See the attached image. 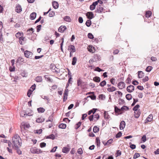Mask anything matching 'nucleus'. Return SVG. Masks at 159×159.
Masks as SVG:
<instances>
[{
  "instance_id": "1",
  "label": "nucleus",
  "mask_w": 159,
  "mask_h": 159,
  "mask_svg": "<svg viewBox=\"0 0 159 159\" xmlns=\"http://www.w3.org/2000/svg\"><path fill=\"white\" fill-rule=\"evenodd\" d=\"M103 3V2L101 0H98L93 3L90 6V8L91 10H93L97 6V10H103V8L102 7Z\"/></svg>"
},
{
  "instance_id": "2",
  "label": "nucleus",
  "mask_w": 159,
  "mask_h": 159,
  "mask_svg": "<svg viewBox=\"0 0 159 159\" xmlns=\"http://www.w3.org/2000/svg\"><path fill=\"white\" fill-rule=\"evenodd\" d=\"M12 143L14 146L16 148L20 147L21 146V140L19 136L16 134L12 138Z\"/></svg>"
},
{
  "instance_id": "3",
  "label": "nucleus",
  "mask_w": 159,
  "mask_h": 159,
  "mask_svg": "<svg viewBox=\"0 0 159 159\" xmlns=\"http://www.w3.org/2000/svg\"><path fill=\"white\" fill-rule=\"evenodd\" d=\"M23 33L22 32H18L16 34V36L19 39V42L21 45H23V43L21 40H25V37L23 36Z\"/></svg>"
},
{
  "instance_id": "4",
  "label": "nucleus",
  "mask_w": 159,
  "mask_h": 159,
  "mask_svg": "<svg viewBox=\"0 0 159 159\" xmlns=\"http://www.w3.org/2000/svg\"><path fill=\"white\" fill-rule=\"evenodd\" d=\"M99 118V116L98 113H94V114L89 116V119L90 121H92L93 119L95 121H96Z\"/></svg>"
},
{
  "instance_id": "5",
  "label": "nucleus",
  "mask_w": 159,
  "mask_h": 159,
  "mask_svg": "<svg viewBox=\"0 0 159 159\" xmlns=\"http://www.w3.org/2000/svg\"><path fill=\"white\" fill-rule=\"evenodd\" d=\"M30 151L32 153L34 154H39L42 153V151L41 150L37 148L36 147H34L31 148Z\"/></svg>"
},
{
  "instance_id": "6",
  "label": "nucleus",
  "mask_w": 159,
  "mask_h": 159,
  "mask_svg": "<svg viewBox=\"0 0 159 159\" xmlns=\"http://www.w3.org/2000/svg\"><path fill=\"white\" fill-rule=\"evenodd\" d=\"M24 54L25 57L27 58H31L33 54L31 52L27 50L24 52Z\"/></svg>"
},
{
  "instance_id": "7",
  "label": "nucleus",
  "mask_w": 159,
  "mask_h": 159,
  "mask_svg": "<svg viewBox=\"0 0 159 159\" xmlns=\"http://www.w3.org/2000/svg\"><path fill=\"white\" fill-rule=\"evenodd\" d=\"M69 90L68 89H66L63 94V101L65 102L67 99V96L68 94Z\"/></svg>"
},
{
  "instance_id": "8",
  "label": "nucleus",
  "mask_w": 159,
  "mask_h": 159,
  "mask_svg": "<svg viewBox=\"0 0 159 159\" xmlns=\"http://www.w3.org/2000/svg\"><path fill=\"white\" fill-rule=\"evenodd\" d=\"M129 110V108L128 107L126 106H123L121 109H120V114L123 113Z\"/></svg>"
},
{
  "instance_id": "9",
  "label": "nucleus",
  "mask_w": 159,
  "mask_h": 159,
  "mask_svg": "<svg viewBox=\"0 0 159 159\" xmlns=\"http://www.w3.org/2000/svg\"><path fill=\"white\" fill-rule=\"evenodd\" d=\"M153 115L152 114H150L145 120V123L151 122L153 120Z\"/></svg>"
},
{
  "instance_id": "10",
  "label": "nucleus",
  "mask_w": 159,
  "mask_h": 159,
  "mask_svg": "<svg viewBox=\"0 0 159 159\" xmlns=\"http://www.w3.org/2000/svg\"><path fill=\"white\" fill-rule=\"evenodd\" d=\"M87 49L90 52L92 53H93L95 52V48L91 45H89L87 48Z\"/></svg>"
},
{
  "instance_id": "11",
  "label": "nucleus",
  "mask_w": 159,
  "mask_h": 159,
  "mask_svg": "<svg viewBox=\"0 0 159 159\" xmlns=\"http://www.w3.org/2000/svg\"><path fill=\"white\" fill-rule=\"evenodd\" d=\"M134 86L133 85H130L127 87V90L129 93H131L134 90Z\"/></svg>"
},
{
  "instance_id": "12",
  "label": "nucleus",
  "mask_w": 159,
  "mask_h": 159,
  "mask_svg": "<svg viewBox=\"0 0 159 159\" xmlns=\"http://www.w3.org/2000/svg\"><path fill=\"white\" fill-rule=\"evenodd\" d=\"M68 50L70 52H75L76 51L75 46L73 45H70L68 46Z\"/></svg>"
},
{
  "instance_id": "13",
  "label": "nucleus",
  "mask_w": 159,
  "mask_h": 159,
  "mask_svg": "<svg viewBox=\"0 0 159 159\" xmlns=\"http://www.w3.org/2000/svg\"><path fill=\"white\" fill-rule=\"evenodd\" d=\"M141 114V112L139 110L134 111V116L136 118H138Z\"/></svg>"
},
{
  "instance_id": "14",
  "label": "nucleus",
  "mask_w": 159,
  "mask_h": 159,
  "mask_svg": "<svg viewBox=\"0 0 159 159\" xmlns=\"http://www.w3.org/2000/svg\"><path fill=\"white\" fill-rule=\"evenodd\" d=\"M112 141L113 139H109L106 142H103V143L104 146L108 147L110 144L112 143Z\"/></svg>"
},
{
  "instance_id": "15",
  "label": "nucleus",
  "mask_w": 159,
  "mask_h": 159,
  "mask_svg": "<svg viewBox=\"0 0 159 159\" xmlns=\"http://www.w3.org/2000/svg\"><path fill=\"white\" fill-rule=\"evenodd\" d=\"M66 29V27L65 26L61 25L58 29V31L60 32L63 33Z\"/></svg>"
},
{
  "instance_id": "16",
  "label": "nucleus",
  "mask_w": 159,
  "mask_h": 159,
  "mask_svg": "<svg viewBox=\"0 0 159 159\" xmlns=\"http://www.w3.org/2000/svg\"><path fill=\"white\" fill-rule=\"evenodd\" d=\"M86 16L89 19H92L94 17V15L92 12H88L86 14Z\"/></svg>"
},
{
  "instance_id": "17",
  "label": "nucleus",
  "mask_w": 159,
  "mask_h": 159,
  "mask_svg": "<svg viewBox=\"0 0 159 159\" xmlns=\"http://www.w3.org/2000/svg\"><path fill=\"white\" fill-rule=\"evenodd\" d=\"M48 13H49V16L50 17L53 16L55 15V12L53 11H48L47 12H44V15H46Z\"/></svg>"
},
{
  "instance_id": "18",
  "label": "nucleus",
  "mask_w": 159,
  "mask_h": 159,
  "mask_svg": "<svg viewBox=\"0 0 159 159\" xmlns=\"http://www.w3.org/2000/svg\"><path fill=\"white\" fill-rule=\"evenodd\" d=\"M45 125L47 128H50L52 126V122L47 120L45 123Z\"/></svg>"
},
{
  "instance_id": "19",
  "label": "nucleus",
  "mask_w": 159,
  "mask_h": 159,
  "mask_svg": "<svg viewBox=\"0 0 159 159\" xmlns=\"http://www.w3.org/2000/svg\"><path fill=\"white\" fill-rule=\"evenodd\" d=\"M125 123L124 121H122L120 123V129H123L125 126Z\"/></svg>"
},
{
  "instance_id": "20",
  "label": "nucleus",
  "mask_w": 159,
  "mask_h": 159,
  "mask_svg": "<svg viewBox=\"0 0 159 159\" xmlns=\"http://www.w3.org/2000/svg\"><path fill=\"white\" fill-rule=\"evenodd\" d=\"M36 13L35 12L32 13L30 15V18L32 20H34L36 18Z\"/></svg>"
},
{
  "instance_id": "21",
  "label": "nucleus",
  "mask_w": 159,
  "mask_h": 159,
  "mask_svg": "<svg viewBox=\"0 0 159 159\" xmlns=\"http://www.w3.org/2000/svg\"><path fill=\"white\" fill-rule=\"evenodd\" d=\"M144 75V74L142 71H139L138 72V76L139 78H142Z\"/></svg>"
},
{
  "instance_id": "22",
  "label": "nucleus",
  "mask_w": 159,
  "mask_h": 159,
  "mask_svg": "<svg viewBox=\"0 0 159 159\" xmlns=\"http://www.w3.org/2000/svg\"><path fill=\"white\" fill-rule=\"evenodd\" d=\"M58 4L57 2L54 1L52 3V6L55 9H57L58 7Z\"/></svg>"
},
{
  "instance_id": "23",
  "label": "nucleus",
  "mask_w": 159,
  "mask_h": 159,
  "mask_svg": "<svg viewBox=\"0 0 159 159\" xmlns=\"http://www.w3.org/2000/svg\"><path fill=\"white\" fill-rule=\"evenodd\" d=\"M44 119L42 117L38 118L36 120V122L38 123H42L44 121Z\"/></svg>"
},
{
  "instance_id": "24",
  "label": "nucleus",
  "mask_w": 159,
  "mask_h": 159,
  "mask_svg": "<svg viewBox=\"0 0 159 159\" xmlns=\"http://www.w3.org/2000/svg\"><path fill=\"white\" fill-rule=\"evenodd\" d=\"M64 20L66 22H70L71 20L70 18L68 16H66L64 17Z\"/></svg>"
},
{
  "instance_id": "25",
  "label": "nucleus",
  "mask_w": 159,
  "mask_h": 159,
  "mask_svg": "<svg viewBox=\"0 0 159 159\" xmlns=\"http://www.w3.org/2000/svg\"><path fill=\"white\" fill-rule=\"evenodd\" d=\"M152 15V12L150 11H146L145 16L147 17H150Z\"/></svg>"
},
{
  "instance_id": "26",
  "label": "nucleus",
  "mask_w": 159,
  "mask_h": 159,
  "mask_svg": "<svg viewBox=\"0 0 159 159\" xmlns=\"http://www.w3.org/2000/svg\"><path fill=\"white\" fill-rule=\"evenodd\" d=\"M66 126V125L65 124L61 123L59 125L58 127L59 128L62 129H65Z\"/></svg>"
},
{
  "instance_id": "27",
  "label": "nucleus",
  "mask_w": 159,
  "mask_h": 159,
  "mask_svg": "<svg viewBox=\"0 0 159 159\" xmlns=\"http://www.w3.org/2000/svg\"><path fill=\"white\" fill-rule=\"evenodd\" d=\"M93 80L96 82L98 83L100 81V78L99 77L95 76L93 78Z\"/></svg>"
},
{
  "instance_id": "28",
  "label": "nucleus",
  "mask_w": 159,
  "mask_h": 159,
  "mask_svg": "<svg viewBox=\"0 0 159 159\" xmlns=\"http://www.w3.org/2000/svg\"><path fill=\"white\" fill-rule=\"evenodd\" d=\"M35 80L38 82H41L42 81V77L40 76H38L36 77Z\"/></svg>"
},
{
  "instance_id": "29",
  "label": "nucleus",
  "mask_w": 159,
  "mask_h": 159,
  "mask_svg": "<svg viewBox=\"0 0 159 159\" xmlns=\"http://www.w3.org/2000/svg\"><path fill=\"white\" fill-rule=\"evenodd\" d=\"M97 110V109L93 108L92 110H91L89 111L88 114L89 115H90L92 113H93V114H94Z\"/></svg>"
},
{
  "instance_id": "30",
  "label": "nucleus",
  "mask_w": 159,
  "mask_h": 159,
  "mask_svg": "<svg viewBox=\"0 0 159 159\" xmlns=\"http://www.w3.org/2000/svg\"><path fill=\"white\" fill-rule=\"evenodd\" d=\"M115 112L116 115H118L119 114V109L116 106H115Z\"/></svg>"
},
{
  "instance_id": "31",
  "label": "nucleus",
  "mask_w": 159,
  "mask_h": 159,
  "mask_svg": "<svg viewBox=\"0 0 159 159\" xmlns=\"http://www.w3.org/2000/svg\"><path fill=\"white\" fill-rule=\"evenodd\" d=\"M99 131V128L96 126H95L93 128V131L95 133H98Z\"/></svg>"
},
{
  "instance_id": "32",
  "label": "nucleus",
  "mask_w": 159,
  "mask_h": 159,
  "mask_svg": "<svg viewBox=\"0 0 159 159\" xmlns=\"http://www.w3.org/2000/svg\"><path fill=\"white\" fill-rule=\"evenodd\" d=\"M77 60L76 57H74L73 58L72 62V65H75L76 64V63Z\"/></svg>"
},
{
  "instance_id": "33",
  "label": "nucleus",
  "mask_w": 159,
  "mask_h": 159,
  "mask_svg": "<svg viewBox=\"0 0 159 159\" xmlns=\"http://www.w3.org/2000/svg\"><path fill=\"white\" fill-rule=\"evenodd\" d=\"M84 82H82L80 79H79L77 80V84L78 86H81L82 84Z\"/></svg>"
},
{
  "instance_id": "34",
  "label": "nucleus",
  "mask_w": 159,
  "mask_h": 159,
  "mask_svg": "<svg viewBox=\"0 0 159 159\" xmlns=\"http://www.w3.org/2000/svg\"><path fill=\"white\" fill-rule=\"evenodd\" d=\"M125 87V83L122 82H120V89H122Z\"/></svg>"
},
{
  "instance_id": "35",
  "label": "nucleus",
  "mask_w": 159,
  "mask_h": 159,
  "mask_svg": "<svg viewBox=\"0 0 159 159\" xmlns=\"http://www.w3.org/2000/svg\"><path fill=\"white\" fill-rule=\"evenodd\" d=\"M39 113H43L45 111V109L43 107H40L37 109Z\"/></svg>"
},
{
  "instance_id": "36",
  "label": "nucleus",
  "mask_w": 159,
  "mask_h": 159,
  "mask_svg": "<svg viewBox=\"0 0 159 159\" xmlns=\"http://www.w3.org/2000/svg\"><path fill=\"white\" fill-rule=\"evenodd\" d=\"M69 148L67 147H64L62 150V152L64 153H67L69 151Z\"/></svg>"
},
{
  "instance_id": "37",
  "label": "nucleus",
  "mask_w": 159,
  "mask_h": 159,
  "mask_svg": "<svg viewBox=\"0 0 159 159\" xmlns=\"http://www.w3.org/2000/svg\"><path fill=\"white\" fill-rule=\"evenodd\" d=\"M116 90V88L114 87H111L108 88L107 90L109 92H113Z\"/></svg>"
},
{
  "instance_id": "38",
  "label": "nucleus",
  "mask_w": 159,
  "mask_h": 159,
  "mask_svg": "<svg viewBox=\"0 0 159 159\" xmlns=\"http://www.w3.org/2000/svg\"><path fill=\"white\" fill-rule=\"evenodd\" d=\"M86 25L88 27H89L91 24V21L89 20H87L85 23Z\"/></svg>"
},
{
  "instance_id": "39",
  "label": "nucleus",
  "mask_w": 159,
  "mask_h": 159,
  "mask_svg": "<svg viewBox=\"0 0 159 159\" xmlns=\"http://www.w3.org/2000/svg\"><path fill=\"white\" fill-rule=\"evenodd\" d=\"M153 68L151 66H148L146 69V71L148 72H150L152 69Z\"/></svg>"
},
{
  "instance_id": "40",
  "label": "nucleus",
  "mask_w": 159,
  "mask_h": 159,
  "mask_svg": "<svg viewBox=\"0 0 159 159\" xmlns=\"http://www.w3.org/2000/svg\"><path fill=\"white\" fill-rule=\"evenodd\" d=\"M140 156V154L138 153H135L133 157L134 159H135L138 157H139Z\"/></svg>"
},
{
  "instance_id": "41",
  "label": "nucleus",
  "mask_w": 159,
  "mask_h": 159,
  "mask_svg": "<svg viewBox=\"0 0 159 159\" xmlns=\"http://www.w3.org/2000/svg\"><path fill=\"white\" fill-rule=\"evenodd\" d=\"M106 82L105 80H103L99 84V85L101 87H103L104 86L106 85Z\"/></svg>"
},
{
  "instance_id": "42",
  "label": "nucleus",
  "mask_w": 159,
  "mask_h": 159,
  "mask_svg": "<svg viewBox=\"0 0 159 159\" xmlns=\"http://www.w3.org/2000/svg\"><path fill=\"white\" fill-rule=\"evenodd\" d=\"M140 107L139 105L137 104L133 108V110L134 111H135L137 110H139L138 109Z\"/></svg>"
},
{
  "instance_id": "43",
  "label": "nucleus",
  "mask_w": 159,
  "mask_h": 159,
  "mask_svg": "<svg viewBox=\"0 0 159 159\" xmlns=\"http://www.w3.org/2000/svg\"><path fill=\"white\" fill-rule=\"evenodd\" d=\"M36 85L35 84L33 85L30 88L29 90H30L32 92H33L35 89Z\"/></svg>"
},
{
  "instance_id": "44",
  "label": "nucleus",
  "mask_w": 159,
  "mask_h": 159,
  "mask_svg": "<svg viewBox=\"0 0 159 159\" xmlns=\"http://www.w3.org/2000/svg\"><path fill=\"white\" fill-rule=\"evenodd\" d=\"M126 98L127 100H129L132 98V96L130 94H127L126 95Z\"/></svg>"
},
{
  "instance_id": "45",
  "label": "nucleus",
  "mask_w": 159,
  "mask_h": 159,
  "mask_svg": "<svg viewBox=\"0 0 159 159\" xmlns=\"http://www.w3.org/2000/svg\"><path fill=\"white\" fill-rule=\"evenodd\" d=\"M15 10H22L21 6L19 4L17 5L16 7Z\"/></svg>"
},
{
  "instance_id": "46",
  "label": "nucleus",
  "mask_w": 159,
  "mask_h": 159,
  "mask_svg": "<svg viewBox=\"0 0 159 159\" xmlns=\"http://www.w3.org/2000/svg\"><path fill=\"white\" fill-rule=\"evenodd\" d=\"M96 142L97 145V146H99L100 145V140L99 138H96Z\"/></svg>"
},
{
  "instance_id": "47",
  "label": "nucleus",
  "mask_w": 159,
  "mask_h": 159,
  "mask_svg": "<svg viewBox=\"0 0 159 159\" xmlns=\"http://www.w3.org/2000/svg\"><path fill=\"white\" fill-rule=\"evenodd\" d=\"M9 69L11 72L14 71L15 70V66H11L10 67Z\"/></svg>"
},
{
  "instance_id": "48",
  "label": "nucleus",
  "mask_w": 159,
  "mask_h": 159,
  "mask_svg": "<svg viewBox=\"0 0 159 159\" xmlns=\"http://www.w3.org/2000/svg\"><path fill=\"white\" fill-rule=\"evenodd\" d=\"M99 98L102 100H104L105 98V95L101 94L99 95Z\"/></svg>"
},
{
  "instance_id": "49",
  "label": "nucleus",
  "mask_w": 159,
  "mask_h": 159,
  "mask_svg": "<svg viewBox=\"0 0 159 159\" xmlns=\"http://www.w3.org/2000/svg\"><path fill=\"white\" fill-rule=\"evenodd\" d=\"M0 41L1 43H2L3 42L2 35L1 33V31H0Z\"/></svg>"
},
{
  "instance_id": "50",
  "label": "nucleus",
  "mask_w": 159,
  "mask_h": 159,
  "mask_svg": "<svg viewBox=\"0 0 159 159\" xmlns=\"http://www.w3.org/2000/svg\"><path fill=\"white\" fill-rule=\"evenodd\" d=\"M129 144H130V147L132 149H134L135 148H136V145L134 144H132L131 143H130Z\"/></svg>"
},
{
  "instance_id": "51",
  "label": "nucleus",
  "mask_w": 159,
  "mask_h": 159,
  "mask_svg": "<svg viewBox=\"0 0 159 159\" xmlns=\"http://www.w3.org/2000/svg\"><path fill=\"white\" fill-rule=\"evenodd\" d=\"M141 140L143 142H145L146 140V136L145 135H144L141 138Z\"/></svg>"
},
{
  "instance_id": "52",
  "label": "nucleus",
  "mask_w": 159,
  "mask_h": 159,
  "mask_svg": "<svg viewBox=\"0 0 159 159\" xmlns=\"http://www.w3.org/2000/svg\"><path fill=\"white\" fill-rule=\"evenodd\" d=\"M81 123L80 122H78L75 125V128L76 129H78L81 125Z\"/></svg>"
},
{
  "instance_id": "53",
  "label": "nucleus",
  "mask_w": 159,
  "mask_h": 159,
  "mask_svg": "<svg viewBox=\"0 0 159 159\" xmlns=\"http://www.w3.org/2000/svg\"><path fill=\"white\" fill-rule=\"evenodd\" d=\"M88 37L91 39H92L93 38V35L91 33H89L88 34Z\"/></svg>"
},
{
  "instance_id": "54",
  "label": "nucleus",
  "mask_w": 159,
  "mask_h": 159,
  "mask_svg": "<svg viewBox=\"0 0 159 159\" xmlns=\"http://www.w3.org/2000/svg\"><path fill=\"white\" fill-rule=\"evenodd\" d=\"M149 80V78L148 76H145L143 79L142 80L143 82H145L148 81Z\"/></svg>"
},
{
  "instance_id": "55",
  "label": "nucleus",
  "mask_w": 159,
  "mask_h": 159,
  "mask_svg": "<svg viewBox=\"0 0 159 159\" xmlns=\"http://www.w3.org/2000/svg\"><path fill=\"white\" fill-rule=\"evenodd\" d=\"M77 152L80 154H82L83 152L82 149L81 148H79L77 151Z\"/></svg>"
},
{
  "instance_id": "56",
  "label": "nucleus",
  "mask_w": 159,
  "mask_h": 159,
  "mask_svg": "<svg viewBox=\"0 0 159 159\" xmlns=\"http://www.w3.org/2000/svg\"><path fill=\"white\" fill-rule=\"evenodd\" d=\"M131 81V79L130 78L128 77L126 80V83L128 84H129Z\"/></svg>"
},
{
  "instance_id": "57",
  "label": "nucleus",
  "mask_w": 159,
  "mask_h": 159,
  "mask_svg": "<svg viewBox=\"0 0 159 159\" xmlns=\"http://www.w3.org/2000/svg\"><path fill=\"white\" fill-rule=\"evenodd\" d=\"M46 143L44 142L41 143L40 144V146L41 148H43L46 146Z\"/></svg>"
},
{
  "instance_id": "58",
  "label": "nucleus",
  "mask_w": 159,
  "mask_h": 159,
  "mask_svg": "<svg viewBox=\"0 0 159 159\" xmlns=\"http://www.w3.org/2000/svg\"><path fill=\"white\" fill-rule=\"evenodd\" d=\"M41 27V25H38L36 28H37V32H39V31L40 30Z\"/></svg>"
},
{
  "instance_id": "59",
  "label": "nucleus",
  "mask_w": 159,
  "mask_h": 159,
  "mask_svg": "<svg viewBox=\"0 0 159 159\" xmlns=\"http://www.w3.org/2000/svg\"><path fill=\"white\" fill-rule=\"evenodd\" d=\"M109 116L108 115V113L106 111H105L104 113V117L105 118H108Z\"/></svg>"
},
{
  "instance_id": "60",
  "label": "nucleus",
  "mask_w": 159,
  "mask_h": 159,
  "mask_svg": "<svg viewBox=\"0 0 159 159\" xmlns=\"http://www.w3.org/2000/svg\"><path fill=\"white\" fill-rule=\"evenodd\" d=\"M95 70L98 71L99 72L103 71V70H102L99 67H97L95 69Z\"/></svg>"
},
{
  "instance_id": "61",
  "label": "nucleus",
  "mask_w": 159,
  "mask_h": 159,
  "mask_svg": "<svg viewBox=\"0 0 159 159\" xmlns=\"http://www.w3.org/2000/svg\"><path fill=\"white\" fill-rule=\"evenodd\" d=\"M33 92L30 91V90H29L27 92V95L28 97H30V95L32 94Z\"/></svg>"
},
{
  "instance_id": "62",
  "label": "nucleus",
  "mask_w": 159,
  "mask_h": 159,
  "mask_svg": "<svg viewBox=\"0 0 159 159\" xmlns=\"http://www.w3.org/2000/svg\"><path fill=\"white\" fill-rule=\"evenodd\" d=\"M48 121H49L51 122H52L53 120V117L52 116H49L48 118Z\"/></svg>"
},
{
  "instance_id": "63",
  "label": "nucleus",
  "mask_w": 159,
  "mask_h": 159,
  "mask_svg": "<svg viewBox=\"0 0 159 159\" xmlns=\"http://www.w3.org/2000/svg\"><path fill=\"white\" fill-rule=\"evenodd\" d=\"M138 101V100L137 99H134V101L133 103L131 105L132 106H133L135 105L136 103Z\"/></svg>"
},
{
  "instance_id": "64",
  "label": "nucleus",
  "mask_w": 159,
  "mask_h": 159,
  "mask_svg": "<svg viewBox=\"0 0 159 159\" xmlns=\"http://www.w3.org/2000/svg\"><path fill=\"white\" fill-rule=\"evenodd\" d=\"M79 22L80 23H82L83 22V19L81 17H80L78 19Z\"/></svg>"
}]
</instances>
